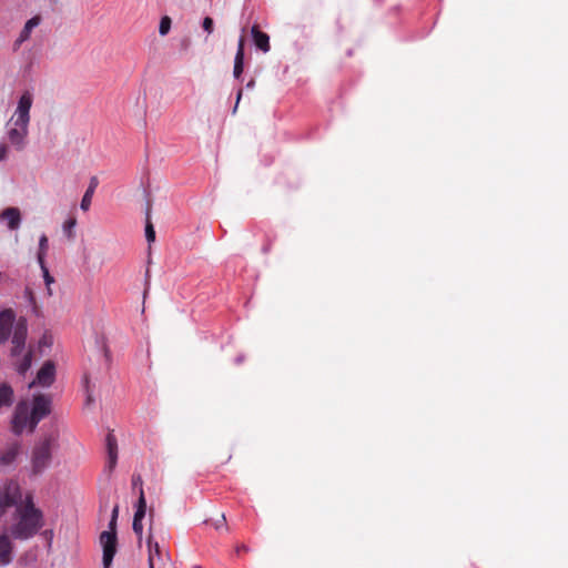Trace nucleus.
Masks as SVG:
<instances>
[{
    "label": "nucleus",
    "mask_w": 568,
    "mask_h": 568,
    "mask_svg": "<svg viewBox=\"0 0 568 568\" xmlns=\"http://www.w3.org/2000/svg\"><path fill=\"white\" fill-rule=\"evenodd\" d=\"M98 184H99L98 178L92 176L90 179L89 186H88L87 191L84 192L81 203H80V207L82 211H84V212L89 211V209L91 206L92 197L98 187Z\"/></svg>",
    "instance_id": "obj_17"
},
{
    "label": "nucleus",
    "mask_w": 568,
    "mask_h": 568,
    "mask_svg": "<svg viewBox=\"0 0 568 568\" xmlns=\"http://www.w3.org/2000/svg\"><path fill=\"white\" fill-rule=\"evenodd\" d=\"M41 22H42V17L40 14H36L26 21L19 36L12 43L13 51H18L24 42H27L31 39L33 30L36 28H38L41 24Z\"/></svg>",
    "instance_id": "obj_10"
},
{
    "label": "nucleus",
    "mask_w": 568,
    "mask_h": 568,
    "mask_svg": "<svg viewBox=\"0 0 568 568\" xmlns=\"http://www.w3.org/2000/svg\"><path fill=\"white\" fill-rule=\"evenodd\" d=\"M55 379V366L54 363L51 361H47L40 371L37 374V378L29 385L30 387L34 386L36 384L48 387L50 386Z\"/></svg>",
    "instance_id": "obj_11"
},
{
    "label": "nucleus",
    "mask_w": 568,
    "mask_h": 568,
    "mask_svg": "<svg viewBox=\"0 0 568 568\" xmlns=\"http://www.w3.org/2000/svg\"><path fill=\"white\" fill-rule=\"evenodd\" d=\"M43 343L47 344V336H43Z\"/></svg>",
    "instance_id": "obj_37"
},
{
    "label": "nucleus",
    "mask_w": 568,
    "mask_h": 568,
    "mask_svg": "<svg viewBox=\"0 0 568 568\" xmlns=\"http://www.w3.org/2000/svg\"><path fill=\"white\" fill-rule=\"evenodd\" d=\"M0 222H4L10 231L19 230L22 222L20 209L16 206L6 207L0 213Z\"/></svg>",
    "instance_id": "obj_12"
},
{
    "label": "nucleus",
    "mask_w": 568,
    "mask_h": 568,
    "mask_svg": "<svg viewBox=\"0 0 568 568\" xmlns=\"http://www.w3.org/2000/svg\"><path fill=\"white\" fill-rule=\"evenodd\" d=\"M242 93H243V90H242V89H239L237 94H236V102H235V105H234V108H233V110H232V113H233V114H235V113H236V111H237L239 103H240V101H241V99H242Z\"/></svg>",
    "instance_id": "obj_33"
},
{
    "label": "nucleus",
    "mask_w": 568,
    "mask_h": 568,
    "mask_svg": "<svg viewBox=\"0 0 568 568\" xmlns=\"http://www.w3.org/2000/svg\"><path fill=\"white\" fill-rule=\"evenodd\" d=\"M19 453V445L13 444L10 447H8L1 455H0V463L2 465H10Z\"/></svg>",
    "instance_id": "obj_19"
},
{
    "label": "nucleus",
    "mask_w": 568,
    "mask_h": 568,
    "mask_svg": "<svg viewBox=\"0 0 568 568\" xmlns=\"http://www.w3.org/2000/svg\"><path fill=\"white\" fill-rule=\"evenodd\" d=\"M145 237L149 243L155 241V231L152 223L149 220V213L146 214Z\"/></svg>",
    "instance_id": "obj_24"
},
{
    "label": "nucleus",
    "mask_w": 568,
    "mask_h": 568,
    "mask_svg": "<svg viewBox=\"0 0 568 568\" xmlns=\"http://www.w3.org/2000/svg\"><path fill=\"white\" fill-rule=\"evenodd\" d=\"M48 250H49L48 236L45 234H42L39 237V247H38V253H37L38 264H42L43 262H45V256L48 254Z\"/></svg>",
    "instance_id": "obj_20"
},
{
    "label": "nucleus",
    "mask_w": 568,
    "mask_h": 568,
    "mask_svg": "<svg viewBox=\"0 0 568 568\" xmlns=\"http://www.w3.org/2000/svg\"><path fill=\"white\" fill-rule=\"evenodd\" d=\"M51 413V398L44 394H38L33 397L32 409L30 412V433H33L40 420Z\"/></svg>",
    "instance_id": "obj_7"
},
{
    "label": "nucleus",
    "mask_w": 568,
    "mask_h": 568,
    "mask_svg": "<svg viewBox=\"0 0 568 568\" xmlns=\"http://www.w3.org/2000/svg\"><path fill=\"white\" fill-rule=\"evenodd\" d=\"M142 485H143V481H142L141 475H135L134 474L132 476V486H133V488H139V490L143 489Z\"/></svg>",
    "instance_id": "obj_31"
},
{
    "label": "nucleus",
    "mask_w": 568,
    "mask_h": 568,
    "mask_svg": "<svg viewBox=\"0 0 568 568\" xmlns=\"http://www.w3.org/2000/svg\"><path fill=\"white\" fill-rule=\"evenodd\" d=\"M49 531H44V535H47V538H50V535H48Z\"/></svg>",
    "instance_id": "obj_38"
},
{
    "label": "nucleus",
    "mask_w": 568,
    "mask_h": 568,
    "mask_svg": "<svg viewBox=\"0 0 568 568\" xmlns=\"http://www.w3.org/2000/svg\"><path fill=\"white\" fill-rule=\"evenodd\" d=\"M77 226V219L69 217L62 225V232L68 240H73L75 236L74 229Z\"/></svg>",
    "instance_id": "obj_21"
},
{
    "label": "nucleus",
    "mask_w": 568,
    "mask_h": 568,
    "mask_svg": "<svg viewBox=\"0 0 568 568\" xmlns=\"http://www.w3.org/2000/svg\"><path fill=\"white\" fill-rule=\"evenodd\" d=\"M32 362V352L28 351L20 363L17 364V371L19 374H26L30 368Z\"/></svg>",
    "instance_id": "obj_22"
},
{
    "label": "nucleus",
    "mask_w": 568,
    "mask_h": 568,
    "mask_svg": "<svg viewBox=\"0 0 568 568\" xmlns=\"http://www.w3.org/2000/svg\"><path fill=\"white\" fill-rule=\"evenodd\" d=\"M106 452H108V460L105 465V470L111 474L116 466L118 462V442L115 436L110 432L105 438Z\"/></svg>",
    "instance_id": "obj_13"
},
{
    "label": "nucleus",
    "mask_w": 568,
    "mask_h": 568,
    "mask_svg": "<svg viewBox=\"0 0 568 568\" xmlns=\"http://www.w3.org/2000/svg\"><path fill=\"white\" fill-rule=\"evenodd\" d=\"M171 23H172V21H171L170 17H168V16L162 17L160 20L159 33L161 36H166L170 32Z\"/></svg>",
    "instance_id": "obj_23"
},
{
    "label": "nucleus",
    "mask_w": 568,
    "mask_h": 568,
    "mask_svg": "<svg viewBox=\"0 0 568 568\" xmlns=\"http://www.w3.org/2000/svg\"><path fill=\"white\" fill-rule=\"evenodd\" d=\"M0 322V344L8 341L12 333L11 355L18 356L24 348L28 327L26 322Z\"/></svg>",
    "instance_id": "obj_3"
},
{
    "label": "nucleus",
    "mask_w": 568,
    "mask_h": 568,
    "mask_svg": "<svg viewBox=\"0 0 568 568\" xmlns=\"http://www.w3.org/2000/svg\"><path fill=\"white\" fill-rule=\"evenodd\" d=\"M49 531H44V535H47V538H50V535H48Z\"/></svg>",
    "instance_id": "obj_39"
},
{
    "label": "nucleus",
    "mask_w": 568,
    "mask_h": 568,
    "mask_svg": "<svg viewBox=\"0 0 568 568\" xmlns=\"http://www.w3.org/2000/svg\"><path fill=\"white\" fill-rule=\"evenodd\" d=\"M254 85H255V81L252 79L246 83L245 88L248 90H252L254 88Z\"/></svg>",
    "instance_id": "obj_34"
},
{
    "label": "nucleus",
    "mask_w": 568,
    "mask_h": 568,
    "mask_svg": "<svg viewBox=\"0 0 568 568\" xmlns=\"http://www.w3.org/2000/svg\"><path fill=\"white\" fill-rule=\"evenodd\" d=\"M149 568H169L172 559L168 549L160 546L150 534L146 539Z\"/></svg>",
    "instance_id": "obj_6"
},
{
    "label": "nucleus",
    "mask_w": 568,
    "mask_h": 568,
    "mask_svg": "<svg viewBox=\"0 0 568 568\" xmlns=\"http://www.w3.org/2000/svg\"><path fill=\"white\" fill-rule=\"evenodd\" d=\"M145 511L144 509H136L135 510V514H134V517H133V520L135 521H142L144 516H145Z\"/></svg>",
    "instance_id": "obj_32"
},
{
    "label": "nucleus",
    "mask_w": 568,
    "mask_h": 568,
    "mask_svg": "<svg viewBox=\"0 0 568 568\" xmlns=\"http://www.w3.org/2000/svg\"><path fill=\"white\" fill-rule=\"evenodd\" d=\"M41 271H42V274H43V278H44V282L47 284V286H49L51 283H53V277L50 275L49 273V270L45 265V262H43L42 264H39Z\"/></svg>",
    "instance_id": "obj_25"
},
{
    "label": "nucleus",
    "mask_w": 568,
    "mask_h": 568,
    "mask_svg": "<svg viewBox=\"0 0 568 568\" xmlns=\"http://www.w3.org/2000/svg\"><path fill=\"white\" fill-rule=\"evenodd\" d=\"M10 148L7 143H0V162H4L9 158Z\"/></svg>",
    "instance_id": "obj_26"
},
{
    "label": "nucleus",
    "mask_w": 568,
    "mask_h": 568,
    "mask_svg": "<svg viewBox=\"0 0 568 568\" xmlns=\"http://www.w3.org/2000/svg\"><path fill=\"white\" fill-rule=\"evenodd\" d=\"M251 34L256 48L262 50L264 53L270 51V37L265 32L260 31L257 26H253L251 29Z\"/></svg>",
    "instance_id": "obj_15"
},
{
    "label": "nucleus",
    "mask_w": 568,
    "mask_h": 568,
    "mask_svg": "<svg viewBox=\"0 0 568 568\" xmlns=\"http://www.w3.org/2000/svg\"><path fill=\"white\" fill-rule=\"evenodd\" d=\"M119 507L115 506L112 510V517L109 523L110 530L102 531L100 535V544L103 549V566L110 568L112 560L116 554L118 538H116V519Z\"/></svg>",
    "instance_id": "obj_4"
},
{
    "label": "nucleus",
    "mask_w": 568,
    "mask_h": 568,
    "mask_svg": "<svg viewBox=\"0 0 568 568\" xmlns=\"http://www.w3.org/2000/svg\"><path fill=\"white\" fill-rule=\"evenodd\" d=\"M12 542L10 538L2 534L0 536V565L6 566L11 562L12 560Z\"/></svg>",
    "instance_id": "obj_14"
},
{
    "label": "nucleus",
    "mask_w": 568,
    "mask_h": 568,
    "mask_svg": "<svg viewBox=\"0 0 568 568\" xmlns=\"http://www.w3.org/2000/svg\"><path fill=\"white\" fill-rule=\"evenodd\" d=\"M33 100L34 95L30 90L23 91L18 99L12 115L6 123L8 145L18 152L23 151L28 144L29 124L31 120L30 111Z\"/></svg>",
    "instance_id": "obj_1"
},
{
    "label": "nucleus",
    "mask_w": 568,
    "mask_h": 568,
    "mask_svg": "<svg viewBox=\"0 0 568 568\" xmlns=\"http://www.w3.org/2000/svg\"><path fill=\"white\" fill-rule=\"evenodd\" d=\"M27 425L30 426L29 404L27 402H20L16 406L12 417V432L20 435Z\"/></svg>",
    "instance_id": "obj_9"
},
{
    "label": "nucleus",
    "mask_w": 568,
    "mask_h": 568,
    "mask_svg": "<svg viewBox=\"0 0 568 568\" xmlns=\"http://www.w3.org/2000/svg\"><path fill=\"white\" fill-rule=\"evenodd\" d=\"M241 550H244L246 551L247 550V547L242 545L241 547H237L236 551L240 552Z\"/></svg>",
    "instance_id": "obj_35"
},
{
    "label": "nucleus",
    "mask_w": 568,
    "mask_h": 568,
    "mask_svg": "<svg viewBox=\"0 0 568 568\" xmlns=\"http://www.w3.org/2000/svg\"><path fill=\"white\" fill-rule=\"evenodd\" d=\"M213 24H214V22H213V19H212V18H210V17H205V18L203 19L202 27H203V29H204L207 33H212V31H213Z\"/></svg>",
    "instance_id": "obj_29"
},
{
    "label": "nucleus",
    "mask_w": 568,
    "mask_h": 568,
    "mask_svg": "<svg viewBox=\"0 0 568 568\" xmlns=\"http://www.w3.org/2000/svg\"><path fill=\"white\" fill-rule=\"evenodd\" d=\"M13 403V389L12 387L3 383L0 385V408L9 407Z\"/></svg>",
    "instance_id": "obj_18"
},
{
    "label": "nucleus",
    "mask_w": 568,
    "mask_h": 568,
    "mask_svg": "<svg viewBox=\"0 0 568 568\" xmlns=\"http://www.w3.org/2000/svg\"><path fill=\"white\" fill-rule=\"evenodd\" d=\"M53 442L52 437H45L34 446L31 457V469L33 475L43 473L50 465L52 459L51 449Z\"/></svg>",
    "instance_id": "obj_5"
},
{
    "label": "nucleus",
    "mask_w": 568,
    "mask_h": 568,
    "mask_svg": "<svg viewBox=\"0 0 568 568\" xmlns=\"http://www.w3.org/2000/svg\"><path fill=\"white\" fill-rule=\"evenodd\" d=\"M221 520H222L223 523H225V516H224V514H222V515H221Z\"/></svg>",
    "instance_id": "obj_36"
},
{
    "label": "nucleus",
    "mask_w": 568,
    "mask_h": 568,
    "mask_svg": "<svg viewBox=\"0 0 568 568\" xmlns=\"http://www.w3.org/2000/svg\"><path fill=\"white\" fill-rule=\"evenodd\" d=\"M14 506L18 521L11 527V535L20 540L33 537L44 521L42 511L34 506L32 495L28 494L23 504L18 501Z\"/></svg>",
    "instance_id": "obj_2"
},
{
    "label": "nucleus",
    "mask_w": 568,
    "mask_h": 568,
    "mask_svg": "<svg viewBox=\"0 0 568 568\" xmlns=\"http://www.w3.org/2000/svg\"><path fill=\"white\" fill-rule=\"evenodd\" d=\"M244 69V39L240 38L237 44V51L234 58L233 75L235 79H240Z\"/></svg>",
    "instance_id": "obj_16"
},
{
    "label": "nucleus",
    "mask_w": 568,
    "mask_h": 568,
    "mask_svg": "<svg viewBox=\"0 0 568 568\" xmlns=\"http://www.w3.org/2000/svg\"><path fill=\"white\" fill-rule=\"evenodd\" d=\"M0 320H16V313L12 308H4L0 312Z\"/></svg>",
    "instance_id": "obj_28"
},
{
    "label": "nucleus",
    "mask_w": 568,
    "mask_h": 568,
    "mask_svg": "<svg viewBox=\"0 0 568 568\" xmlns=\"http://www.w3.org/2000/svg\"><path fill=\"white\" fill-rule=\"evenodd\" d=\"M22 494L20 490V486L17 481H9L3 490L0 489V516L4 513V509L17 505L18 501H21Z\"/></svg>",
    "instance_id": "obj_8"
},
{
    "label": "nucleus",
    "mask_w": 568,
    "mask_h": 568,
    "mask_svg": "<svg viewBox=\"0 0 568 568\" xmlns=\"http://www.w3.org/2000/svg\"><path fill=\"white\" fill-rule=\"evenodd\" d=\"M132 528H133V531L135 532V535L138 536L139 541H141L142 540V535H143L142 521L133 520Z\"/></svg>",
    "instance_id": "obj_27"
},
{
    "label": "nucleus",
    "mask_w": 568,
    "mask_h": 568,
    "mask_svg": "<svg viewBox=\"0 0 568 568\" xmlns=\"http://www.w3.org/2000/svg\"><path fill=\"white\" fill-rule=\"evenodd\" d=\"M136 509H144V510H146V500H145V496H144V490L143 489H140V491H139V499H138Z\"/></svg>",
    "instance_id": "obj_30"
}]
</instances>
